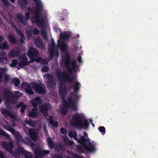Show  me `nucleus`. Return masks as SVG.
<instances>
[{
	"mask_svg": "<svg viewBox=\"0 0 158 158\" xmlns=\"http://www.w3.org/2000/svg\"><path fill=\"white\" fill-rule=\"evenodd\" d=\"M58 91L60 96L62 98L63 103L65 105V107L68 109L70 107L73 110L76 111L77 108L75 102L79 100V96L71 92L67 98V100H66L65 96L67 94V89L65 84L62 82H60L59 85Z\"/></svg>",
	"mask_w": 158,
	"mask_h": 158,
	"instance_id": "1",
	"label": "nucleus"
},
{
	"mask_svg": "<svg viewBox=\"0 0 158 158\" xmlns=\"http://www.w3.org/2000/svg\"><path fill=\"white\" fill-rule=\"evenodd\" d=\"M58 46L59 47L64 53H65L63 57V61L66 70L70 73L72 72V69L75 72L77 67V61L76 60L72 61L70 55L67 52V45L63 41L58 40Z\"/></svg>",
	"mask_w": 158,
	"mask_h": 158,
	"instance_id": "2",
	"label": "nucleus"
},
{
	"mask_svg": "<svg viewBox=\"0 0 158 158\" xmlns=\"http://www.w3.org/2000/svg\"><path fill=\"white\" fill-rule=\"evenodd\" d=\"M33 0L36 3L33 18L38 26L43 28L45 25L44 16L47 15L46 11L40 1L38 2V0Z\"/></svg>",
	"mask_w": 158,
	"mask_h": 158,
	"instance_id": "3",
	"label": "nucleus"
},
{
	"mask_svg": "<svg viewBox=\"0 0 158 158\" xmlns=\"http://www.w3.org/2000/svg\"><path fill=\"white\" fill-rule=\"evenodd\" d=\"M68 135L71 138H73L78 143L81 144L85 150L89 152H94L95 151V146L91 142L89 141V138L86 139L85 136L82 135L79 139H77V134L76 131H70L68 133Z\"/></svg>",
	"mask_w": 158,
	"mask_h": 158,
	"instance_id": "4",
	"label": "nucleus"
},
{
	"mask_svg": "<svg viewBox=\"0 0 158 158\" xmlns=\"http://www.w3.org/2000/svg\"><path fill=\"white\" fill-rule=\"evenodd\" d=\"M84 116L81 114L76 113L72 117L73 125L75 127H80L87 129L89 126V123L87 120H83Z\"/></svg>",
	"mask_w": 158,
	"mask_h": 158,
	"instance_id": "5",
	"label": "nucleus"
},
{
	"mask_svg": "<svg viewBox=\"0 0 158 158\" xmlns=\"http://www.w3.org/2000/svg\"><path fill=\"white\" fill-rule=\"evenodd\" d=\"M55 72L57 78L60 81H62L66 83H71L74 80V77L70 76L66 71H62L60 69H56Z\"/></svg>",
	"mask_w": 158,
	"mask_h": 158,
	"instance_id": "6",
	"label": "nucleus"
},
{
	"mask_svg": "<svg viewBox=\"0 0 158 158\" xmlns=\"http://www.w3.org/2000/svg\"><path fill=\"white\" fill-rule=\"evenodd\" d=\"M27 54L30 59L31 62H32L34 61H38L35 59V58L38 57L39 56V52L36 49L32 47H30Z\"/></svg>",
	"mask_w": 158,
	"mask_h": 158,
	"instance_id": "7",
	"label": "nucleus"
},
{
	"mask_svg": "<svg viewBox=\"0 0 158 158\" xmlns=\"http://www.w3.org/2000/svg\"><path fill=\"white\" fill-rule=\"evenodd\" d=\"M38 84L36 82H34L31 83L32 88L38 94H44L45 93V86L44 84Z\"/></svg>",
	"mask_w": 158,
	"mask_h": 158,
	"instance_id": "8",
	"label": "nucleus"
},
{
	"mask_svg": "<svg viewBox=\"0 0 158 158\" xmlns=\"http://www.w3.org/2000/svg\"><path fill=\"white\" fill-rule=\"evenodd\" d=\"M3 93L5 99L6 105L7 106L12 104L11 98L12 97V93L9 89H5Z\"/></svg>",
	"mask_w": 158,
	"mask_h": 158,
	"instance_id": "9",
	"label": "nucleus"
},
{
	"mask_svg": "<svg viewBox=\"0 0 158 158\" xmlns=\"http://www.w3.org/2000/svg\"><path fill=\"white\" fill-rule=\"evenodd\" d=\"M35 158H40L45 155L49 154L50 151L48 150H42L39 148H36L34 150Z\"/></svg>",
	"mask_w": 158,
	"mask_h": 158,
	"instance_id": "10",
	"label": "nucleus"
},
{
	"mask_svg": "<svg viewBox=\"0 0 158 158\" xmlns=\"http://www.w3.org/2000/svg\"><path fill=\"white\" fill-rule=\"evenodd\" d=\"M25 15L26 17V19L24 17L20 14H17L16 15L17 19H18V22L21 23L22 24L26 25L27 24V21L29 20L30 18V13L28 12L25 13Z\"/></svg>",
	"mask_w": 158,
	"mask_h": 158,
	"instance_id": "11",
	"label": "nucleus"
},
{
	"mask_svg": "<svg viewBox=\"0 0 158 158\" xmlns=\"http://www.w3.org/2000/svg\"><path fill=\"white\" fill-rule=\"evenodd\" d=\"M51 43L49 44L48 48L49 58L50 60L52 59L54 56V49L55 47L54 40L53 38L51 39Z\"/></svg>",
	"mask_w": 158,
	"mask_h": 158,
	"instance_id": "12",
	"label": "nucleus"
},
{
	"mask_svg": "<svg viewBox=\"0 0 158 158\" xmlns=\"http://www.w3.org/2000/svg\"><path fill=\"white\" fill-rule=\"evenodd\" d=\"M1 112L5 118L9 117L12 119H16L15 114H13L12 112L8 109L5 108L2 109L1 111Z\"/></svg>",
	"mask_w": 158,
	"mask_h": 158,
	"instance_id": "13",
	"label": "nucleus"
},
{
	"mask_svg": "<svg viewBox=\"0 0 158 158\" xmlns=\"http://www.w3.org/2000/svg\"><path fill=\"white\" fill-rule=\"evenodd\" d=\"M47 81L48 85L52 88L54 87L56 85V81L53 78V75L48 73L46 74Z\"/></svg>",
	"mask_w": 158,
	"mask_h": 158,
	"instance_id": "14",
	"label": "nucleus"
},
{
	"mask_svg": "<svg viewBox=\"0 0 158 158\" xmlns=\"http://www.w3.org/2000/svg\"><path fill=\"white\" fill-rule=\"evenodd\" d=\"M30 138L33 141H36L38 140L37 134L35 130L30 129L28 130Z\"/></svg>",
	"mask_w": 158,
	"mask_h": 158,
	"instance_id": "15",
	"label": "nucleus"
},
{
	"mask_svg": "<svg viewBox=\"0 0 158 158\" xmlns=\"http://www.w3.org/2000/svg\"><path fill=\"white\" fill-rule=\"evenodd\" d=\"M22 93L18 91H15L14 93H12V97L11 98L12 103H15L16 100L20 97L22 96Z\"/></svg>",
	"mask_w": 158,
	"mask_h": 158,
	"instance_id": "16",
	"label": "nucleus"
},
{
	"mask_svg": "<svg viewBox=\"0 0 158 158\" xmlns=\"http://www.w3.org/2000/svg\"><path fill=\"white\" fill-rule=\"evenodd\" d=\"M31 103L34 107H37V106L42 103L41 99L40 97H37L31 101Z\"/></svg>",
	"mask_w": 158,
	"mask_h": 158,
	"instance_id": "17",
	"label": "nucleus"
},
{
	"mask_svg": "<svg viewBox=\"0 0 158 158\" xmlns=\"http://www.w3.org/2000/svg\"><path fill=\"white\" fill-rule=\"evenodd\" d=\"M28 116L33 118H36L38 116L37 108V107H34L28 113Z\"/></svg>",
	"mask_w": 158,
	"mask_h": 158,
	"instance_id": "18",
	"label": "nucleus"
},
{
	"mask_svg": "<svg viewBox=\"0 0 158 158\" xmlns=\"http://www.w3.org/2000/svg\"><path fill=\"white\" fill-rule=\"evenodd\" d=\"M40 111L42 113L44 116H47L48 113V106L47 104H44V105L40 106Z\"/></svg>",
	"mask_w": 158,
	"mask_h": 158,
	"instance_id": "19",
	"label": "nucleus"
},
{
	"mask_svg": "<svg viewBox=\"0 0 158 158\" xmlns=\"http://www.w3.org/2000/svg\"><path fill=\"white\" fill-rule=\"evenodd\" d=\"M2 146L6 151L10 152L13 147V145L11 143H7L6 142L3 141L2 143Z\"/></svg>",
	"mask_w": 158,
	"mask_h": 158,
	"instance_id": "20",
	"label": "nucleus"
},
{
	"mask_svg": "<svg viewBox=\"0 0 158 158\" xmlns=\"http://www.w3.org/2000/svg\"><path fill=\"white\" fill-rule=\"evenodd\" d=\"M12 134L14 136L17 142H20L21 141L23 136L18 131L15 130V131Z\"/></svg>",
	"mask_w": 158,
	"mask_h": 158,
	"instance_id": "21",
	"label": "nucleus"
},
{
	"mask_svg": "<svg viewBox=\"0 0 158 158\" xmlns=\"http://www.w3.org/2000/svg\"><path fill=\"white\" fill-rule=\"evenodd\" d=\"M35 46L39 48H44L42 41L40 38H37L35 39Z\"/></svg>",
	"mask_w": 158,
	"mask_h": 158,
	"instance_id": "22",
	"label": "nucleus"
},
{
	"mask_svg": "<svg viewBox=\"0 0 158 158\" xmlns=\"http://www.w3.org/2000/svg\"><path fill=\"white\" fill-rule=\"evenodd\" d=\"M48 122L49 123L54 127H57L58 126V123L56 121H54V119L52 116H49Z\"/></svg>",
	"mask_w": 158,
	"mask_h": 158,
	"instance_id": "23",
	"label": "nucleus"
},
{
	"mask_svg": "<svg viewBox=\"0 0 158 158\" xmlns=\"http://www.w3.org/2000/svg\"><path fill=\"white\" fill-rule=\"evenodd\" d=\"M20 51L18 49L11 50L9 53V56L11 57L17 56L19 55Z\"/></svg>",
	"mask_w": 158,
	"mask_h": 158,
	"instance_id": "24",
	"label": "nucleus"
},
{
	"mask_svg": "<svg viewBox=\"0 0 158 158\" xmlns=\"http://www.w3.org/2000/svg\"><path fill=\"white\" fill-rule=\"evenodd\" d=\"M70 36V34L65 31L63 34H60V38L61 40H67Z\"/></svg>",
	"mask_w": 158,
	"mask_h": 158,
	"instance_id": "25",
	"label": "nucleus"
},
{
	"mask_svg": "<svg viewBox=\"0 0 158 158\" xmlns=\"http://www.w3.org/2000/svg\"><path fill=\"white\" fill-rule=\"evenodd\" d=\"M27 106L25 105L23 102H21L17 105V108L21 107L20 111L22 113H23L24 112V110L26 109Z\"/></svg>",
	"mask_w": 158,
	"mask_h": 158,
	"instance_id": "26",
	"label": "nucleus"
},
{
	"mask_svg": "<svg viewBox=\"0 0 158 158\" xmlns=\"http://www.w3.org/2000/svg\"><path fill=\"white\" fill-rule=\"evenodd\" d=\"M9 76L5 73H4L2 72H0V82L2 81V80L3 79L6 82H7L8 81Z\"/></svg>",
	"mask_w": 158,
	"mask_h": 158,
	"instance_id": "27",
	"label": "nucleus"
},
{
	"mask_svg": "<svg viewBox=\"0 0 158 158\" xmlns=\"http://www.w3.org/2000/svg\"><path fill=\"white\" fill-rule=\"evenodd\" d=\"M47 142L48 146L51 149L55 147V143L50 137H48L47 139Z\"/></svg>",
	"mask_w": 158,
	"mask_h": 158,
	"instance_id": "28",
	"label": "nucleus"
},
{
	"mask_svg": "<svg viewBox=\"0 0 158 158\" xmlns=\"http://www.w3.org/2000/svg\"><path fill=\"white\" fill-rule=\"evenodd\" d=\"M8 40L9 42L11 44H15L17 43V41L14 37L12 34H10L8 36Z\"/></svg>",
	"mask_w": 158,
	"mask_h": 158,
	"instance_id": "29",
	"label": "nucleus"
},
{
	"mask_svg": "<svg viewBox=\"0 0 158 158\" xmlns=\"http://www.w3.org/2000/svg\"><path fill=\"white\" fill-rule=\"evenodd\" d=\"M1 49L2 50H7L9 49L10 47L8 44L6 40L4 41L3 43L0 44Z\"/></svg>",
	"mask_w": 158,
	"mask_h": 158,
	"instance_id": "30",
	"label": "nucleus"
},
{
	"mask_svg": "<svg viewBox=\"0 0 158 158\" xmlns=\"http://www.w3.org/2000/svg\"><path fill=\"white\" fill-rule=\"evenodd\" d=\"M17 34L21 36L19 40L20 42L21 43H24L25 42L24 40L26 38L23 32L22 31H19Z\"/></svg>",
	"mask_w": 158,
	"mask_h": 158,
	"instance_id": "31",
	"label": "nucleus"
},
{
	"mask_svg": "<svg viewBox=\"0 0 158 158\" xmlns=\"http://www.w3.org/2000/svg\"><path fill=\"white\" fill-rule=\"evenodd\" d=\"M11 83L14 84L15 86H18L20 84V81L17 78H15L11 80Z\"/></svg>",
	"mask_w": 158,
	"mask_h": 158,
	"instance_id": "32",
	"label": "nucleus"
},
{
	"mask_svg": "<svg viewBox=\"0 0 158 158\" xmlns=\"http://www.w3.org/2000/svg\"><path fill=\"white\" fill-rule=\"evenodd\" d=\"M26 141L27 142L28 145H30L31 148H33L34 146V143L28 137H25V139L23 140V142H26Z\"/></svg>",
	"mask_w": 158,
	"mask_h": 158,
	"instance_id": "33",
	"label": "nucleus"
},
{
	"mask_svg": "<svg viewBox=\"0 0 158 158\" xmlns=\"http://www.w3.org/2000/svg\"><path fill=\"white\" fill-rule=\"evenodd\" d=\"M81 86V85L79 82H77L75 83L74 86V92L75 93L78 92Z\"/></svg>",
	"mask_w": 158,
	"mask_h": 158,
	"instance_id": "34",
	"label": "nucleus"
},
{
	"mask_svg": "<svg viewBox=\"0 0 158 158\" xmlns=\"http://www.w3.org/2000/svg\"><path fill=\"white\" fill-rule=\"evenodd\" d=\"M60 112L61 113V114L63 115H65L67 113V109L65 107V105L64 104L61 106H60Z\"/></svg>",
	"mask_w": 158,
	"mask_h": 158,
	"instance_id": "35",
	"label": "nucleus"
},
{
	"mask_svg": "<svg viewBox=\"0 0 158 158\" xmlns=\"http://www.w3.org/2000/svg\"><path fill=\"white\" fill-rule=\"evenodd\" d=\"M4 128L6 130L10 132L12 134L15 131V130L11 127V126L9 125H6L4 126Z\"/></svg>",
	"mask_w": 158,
	"mask_h": 158,
	"instance_id": "36",
	"label": "nucleus"
},
{
	"mask_svg": "<svg viewBox=\"0 0 158 158\" xmlns=\"http://www.w3.org/2000/svg\"><path fill=\"white\" fill-rule=\"evenodd\" d=\"M26 92L30 95L34 94V92L32 90V89L30 85H28L25 89Z\"/></svg>",
	"mask_w": 158,
	"mask_h": 158,
	"instance_id": "37",
	"label": "nucleus"
},
{
	"mask_svg": "<svg viewBox=\"0 0 158 158\" xmlns=\"http://www.w3.org/2000/svg\"><path fill=\"white\" fill-rule=\"evenodd\" d=\"M7 61V58L2 57L0 58V65H3L4 64H6Z\"/></svg>",
	"mask_w": 158,
	"mask_h": 158,
	"instance_id": "38",
	"label": "nucleus"
},
{
	"mask_svg": "<svg viewBox=\"0 0 158 158\" xmlns=\"http://www.w3.org/2000/svg\"><path fill=\"white\" fill-rule=\"evenodd\" d=\"M25 123L26 124L31 127H33L35 125V121H32L31 120H26L25 121Z\"/></svg>",
	"mask_w": 158,
	"mask_h": 158,
	"instance_id": "39",
	"label": "nucleus"
},
{
	"mask_svg": "<svg viewBox=\"0 0 158 158\" xmlns=\"http://www.w3.org/2000/svg\"><path fill=\"white\" fill-rule=\"evenodd\" d=\"M0 135H2L3 136L5 137L6 139H9L10 138V136L5 132L2 129H0Z\"/></svg>",
	"mask_w": 158,
	"mask_h": 158,
	"instance_id": "40",
	"label": "nucleus"
},
{
	"mask_svg": "<svg viewBox=\"0 0 158 158\" xmlns=\"http://www.w3.org/2000/svg\"><path fill=\"white\" fill-rule=\"evenodd\" d=\"M28 61H22L18 63V66L20 67H23L24 66L27 65L30 63Z\"/></svg>",
	"mask_w": 158,
	"mask_h": 158,
	"instance_id": "41",
	"label": "nucleus"
},
{
	"mask_svg": "<svg viewBox=\"0 0 158 158\" xmlns=\"http://www.w3.org/2000/svg\"><path fill=\"white\" fill-rule=\"evenodd\" d=\"M18 64V60L16 59H13L11 61V64H10V66L12 67H17L18 69L19 68L17 67L16 65Z\"/></svg>",
	"mask_w": 158,
	"mask_h": 158,
	"instance_id": "42",
	"label": "nucleus"
},
{
	"mask_svg": "<svg viewBox=\"0 0 158 158\" xmlns=\"http://www.w3.org/2000/svg\"><path fill=\"white\" fill-rule=\"evenodd\" d=\"M25 158H32V154L31 152L26 151L24 154Z\"/></svg>",
	"mask_w": 158,
	"mask_h": 158,
	"instance_id": "43",
	"label": "nucleus"
},
{
	"mask_svg": "<svg viewBox=\"0 0 158 158\" xmlns=\"http://www.w3.org/2000/svg\"><path fill=\"white\" fill-rule=\"evenodd\" d=\"M26 151L24 150L23 148H19L17 150V152L19 154H21L24 155Z\"/></svg>",
	"mask_w": 158,
	"mask_h": 158,
	"instance_id": "44",
	"label": "nucleus"
},
{
	"mask_svg": "<svg viewBox=\"0 0 158 158\" xmlns=\"http://www.w3.org/2000/svg\"><path fill=\"white\" fill-rule=\"evenodd\" d=\"M77 152L80 153H84V151L82 148L81 146L80 145H78L77 147Z\"/></svg>",
	"mask_w": 158,
	"mask_h": 158,
	"instance_id": "45",
	"label": "nucleus"
},
{
	"mask_svg": "<svg viewBox=\"0 0 158 158\" xmlns=\"http://www.w3.org/2000/svg\"><path fill=\"white\" fill-rule=\"evenodd\" d=\"M41 34L44 38L46 39L47 37V31L46 30H42L41 31Z\"/></svg>",
	"mask_w": 158,
	"mask_h": 158,
	"instance_id": "46",
	"label": "nucleus"
},
{
	"mask_svg": "<svg viewBox=\"0 0 158 158\" xmlns=\"http://www.w3.org/2000/svg\"><path fill=\"white\" fill-rule=\"evenodd\" d=\"M69 154L71 155L73 158H81V157L78 156V154L72 152H70Z\"/></svg>",
	"mask_w": 158,
	"mask_h": 158,
	"instance_id": "47",
	"label": "nucleus"
},
{
	"mask_svg": "<svg viewBox=\"0 0 158 158\" xmlns=\"http://www.w3.org/2000/svg\"><path fill=\"white\" fill-rule=\"evenodd\" d=\"M98 129L99 131L102 133V134H104L106 133V129L104 127H100L98 128Z\"/></svg>",
	"mask_w": 158,
	"mask_h": 158,
	"instance_id": "48",
	"label": "nucleus"
},
{
	"mask_svg": "<svg viewBox=\"0 0 158 158\" xmlns=\"http://www.w3.org/2000/svg\"><path fill=\"white\" fill-rule=\"evenodd\" d=\"M66 139L67 140L68 139L67 138H65L64 139L65 142L66 143V145H73L74 144V142L73 141L69 140L67 142H66Z\"/></svg>",
	"mask_w": 158,
	"mask_h": 158,
	"instance_id": "49",
	"label": "nucleus"
},
{
	"mask_svg": "<svg viewBox=\"0 0 158 158\" xmlns=\"http://www.w3.org/2000/svg\"><path fill=\"white\" fill-rule=\"evenodd\" d=\"M5 153L3 151H0V158H7L5 155Z\"/></svg>",
	"mask_w": 158,
	"mask_h": 158,
	"instance_id": "50",
	"label": "nucleus"
},
{
	"mask_svg": "<svg viewBox=\"0 0 158 158\" xmlns=\"http://www.w3.org/2000/svg\"><path fill=\"white\" fill-rule=\"evenodd\" d=\"M49 70V68L48 66H44L42 67L41 69L42 71L47 72Z\"/></svg>",
	"mask_w": 158,
	"mask_h": 158,
	"instance_id": "51",
	"label": "nucleus"
},
{
	"mask_svg": "<svg viewBox=\"0 0 158 158\" xmlns=\"http://www.w3.org/2000/svg\"><path fill=\"white\" fill-rule=\"evenodd\" d=\"M33 34L34 35H38L39 34V31L37 28L33 29L32 31Z\"/></svg>",
	"mask_w": 158,
	"mask_h": 158,
	"instance_id": "52",
	"label": "nucleus"
},
{
	"mask_svg": "<svg viewBox=\"0 0 158 158\" xmlns=\"http://www.w3.org/2000/svg\"><path fill=\"white\" fill-rule=\"evenodd\" d=\"M28 3L27 0H23L20 3V4L21 6L22 5H27Z\"/></svg>",
	"mask_w": 158,
	"mask_h": 158,
	"instance_id": "53",
	"label": "nucleus"
},
{
	"mask_svg": "<svg viewBox=\"0 0 158 158\" xmlns=\"http://www.w3.org/2000/svg\"><path fill=\"white\" fill-rule=\"evenodd\" d=\"M4 4L6 6H8L9 5V3L7 0H1Z\"/></svg>",
	"mask_w": 158,
	"mask_h": 158,
	"instance_id": "54",
	"label": "nucleus"
},
{
	"mask_svg": "<svg viewBox=\"0 0 158 158\" xmlns=\"http://www.w3.org/2000/svg\"><path fill=\"white\" fill-rule=\"evenodd\" d=\"M11 25L13 27H14L15 29V32H16V33L17 34V33H18V31H21V30H19V29H18L16 26H15V25L13 23H11Z\"/></svg>",
	"mask_w": 158,
	"mask_h": 158,
	"instance_id": "55",
	"label": "nucleus"
},
{
	"mask_svg": "<svg viewBox=\"0 0 158 158\" xmlns=\"http://www.w3.org/2000/svg\"><path fill=\"white\" fill-rule=\"evenodd\" d=\"M26 33L27 34V35L30 37H31L32 35V33H31V30H26Z\"/></svg>",
	"mask_w": 158,
	"mask_h": 158,
	"instance_id": "56",
	"label": "nucleus"
},
{
	"mask_svg": "<svg viewBox=\"0 0 158 158\" xmlns=\"http://www.w3.org/2000/svg\"><path fill=\"white\" fill-rule=\"evenodd\" d=\"M61 132L63 134H66L67 133V131L63 127L60 128V129Z\"/></svg>",
	"mask_w": 158,
	"mask_h": 158,
	"instance_id": "57",
	"label": "nucleus"
},
{
	"mask_svg": "<svg viewBox=\"0 0 158 158\" xmlns=\"http://www.w3.org/2000/svg\"><path fill=\"white\" fill-rule=\"evenodd\" d=\"M21 58L22 59V61H27V57L25 56H22Z\"/></svg>",
	"mask_w": 158,
	"mask_h": 158,
	"instance_id": "58",
	"label": "nucleus"
},
{
	"mask_svg": "<svg viewBox=\"0 0 158 158\" xmlns=\"http://www.w3.org/2000/svg\"><path fill=\"white\" fill-rule=\"evenodd\" d=\"M53 158H63L61 155H56L53 156Z\"/></svg>",
	"mask_w": 158,
	"mask_h": 158,
	"instance_id": "59",
	"label": "nucleus"
},
{
	"mask_svg": "<svg viewBox=\"0 0 158 158\" xmlns=\"http://www.w3.org/2000/svg\"><path fill=\"white\" fill-rule=\"evenodd\" d=\"M78 61L79 62L81 63L82 62L81 57L80 56H79L78 58Z\"/></svg>",
	"mask_w": 158,
	"mask_h": 158,
	"instance_id": "60",
	"label": "nucleus"
},
{
	"mask_svg": "<svg viewBox=\"0 0 158 158\" xmlns=\"http://www.w3.org/2000/svg\"><path fill=\"white\" fill-rule=\"evenodd\" d=\"M54 55H55V56L56 57H58L59 55L58 52V51H56L55 52H54Z\"/></svg>",
	"mask_w": 158,
	"mask_h": 158,
	"instance_id": "61",
	"label": "nucleus"
},
{
	"mask_svg": "<svg viewBox=\"0 0 158 158\" xmlns=\"http://www.w3.org/2000/svg\"><path fill=\"white\" fill-rule=\"evenodd\" d=\"M4 38L3 37L2 35H0V43L2 42L4 40Z\"/></svg>",
	"mask_w": 158,
	"mask_h": 158,
	"instance_id": "62",
	"label": "nucleus"
},
{
	"mask_svg": "<svg viewBox=\"0 0 158 158\" xmlns=\"http://www.w3.org/2000/svg\"><path fill=\"white\" fill-rule=\"evenodd\" d=\"M28 10L31 12H33V9L30 8V7H28L27 8Z\"/></svg>",
	"mask_w": 158,
	"mask_h": 158,
	"instance_id": "63",
	"label": "nucleus"
},
{
	"mask_svg": "<svg viewBox=\"0 0 158 158\" xmlns=\"http://www.w3.org/2000/svg\"><path fill=\"white\" fill-rule=\"evenodd\" d=\"M53 30L55 32H58V28L56 26L53 27Z\"/></svg>",
	"mask_w": 158,
	"mask_h": 158,
	"instance_id": "64",
	"label": "nucleus"
}]
</instances>
